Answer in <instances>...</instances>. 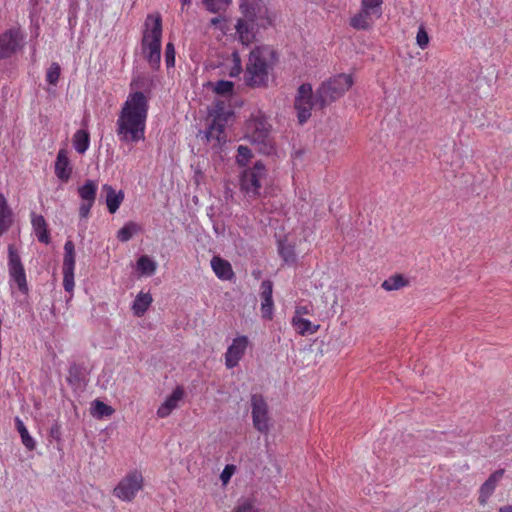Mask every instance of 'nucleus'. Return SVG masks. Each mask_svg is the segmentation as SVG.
Returning a JSON list of instances; mask_svg holds the SVG:
<instances>
[{
  "label": "nucleus",
  "instance_id": "1",
  "mask_svg": "<svg viewBox=\"0 0 512 512\" xmlns=\"http://www.w3.org/2000/svg\"><path fill=\"white\" fill-rule=\"evenodd\" d=\"M148 109L149 101L143 92L128 94L116 120V135L120 142L135 144L145 139Z\"/></svg>",
  "mask_w": 512,
  "mask_h": 512
},
{
  "label": "nucleus",
  "instance_id": "2",
  "mask_svg": "<svg viewBox=\"0 0 512 512\" xmlns=\"http://www.w3.org/2000/svg\"><path fill=\"white\" fill-rule=\"evenodd\" d=\"M239 7L244 19H239L236 31L239 40L244 45H249L255 38V26L266 28L273 22V14L267 4L268 0H239Z\"/></svg>",
  "mask_w": 512,
  "mask_h": 512
},
{
  "label": "nucleus",
  "instance_id": "3",
  "mask_svg": "<svg viewBox=\"0 0 512 512\" xmlns=\"http://www.w3.org/2000/svg\"><path fill=\"white\" fill-rule=\"evenodd\" d=\"M276 61L275 51L269 46L255 47L249 54L245 69V83L252 87L264 86L268 82L269 70Z\"/></svg>",
  "mask_w": 512,
  "mask_h": 512
},
{
  "label": "nucleus",
  "instance_id": "4",
  "mask_svg": "<svg viewBox=\"0 0 512 512\" xmlns=\"http://www.w3.org/2000/svg\"><path fill=\"white\" fill-rule=\"evenodd\" d=\"M162 40V19L160 15L149 14L144 23L141 50L153 70L160 66Z\"/></svg>",
  "mask_w": 512,
  "mask_h": 512
},
{
  "label": "nucleus",
  "instance_id": "5",
  "mask_svg": "<svg viewBox=\"0 0 512 512\" xmlns=\"http://www.w3.org/2000/svg\"><path fill=\"white\" fill-rule=\"evenodd\" d=\"M270 131L271 125L261 112L252 114L246 125V137L252 143L260 145V151L267 155L274 151Z\"/></svg>",
  "mask_w": 512,
  "mask_h": 512
},
{
  "label": "nucleus",
  "instance_id": "6",
  "mask_svg": "<svg viewBox=\"0 0 512 512\" xmlns=\"http://www.w3.org/2000/svg\"><path fill=\"white\" fill-rule=\"evenodd\" d=\"M353 83L350 74H339L323 82L317 89L319 107L323 108L341 98Z\"/></svg>",
  "mask_w": 512,
  "mask_h": 512
},
{
  "label": "nucleus",
  "instance_id": "7",
  "mask_svg": "<svg viewBox=\"0 0 512 512\" xmlns=\"http://www.w3.org/2000/svg\"><path fill=\"white\" fill-rule=\"evenodd\" d=\"M382 5V0H361L360 10L350 19V26L356 30L370 29L382 16Z\"/></svg>",
  "mask_w": 512,
  "mask_h": 512
},
{
  "label": "nucleus",
  "instance_id": "8",
  "mask_svg": "<svg viewBox=\"0 0 512 512\" xmlns=\"http://www.w3.org/2000/svg\"><path fill=\"white\" fill-rule=\"evenodd\" d=\"M8 273L10 287L12 289L16 287L21 294L27 295L29 287L25 269L20 255L13 245L8 246Z\"/></svg>",
  "mask_w": 512,
  "mask_h": 512
},
{
  "label": "nucleus",
  "instance_id": "9",
  "mask_svg": "<svg viewBox=\"0 0 512 512\" xmlns=\"http://www.w3.org/2000/svg\"><path fill=\"white\" fill-rule=\"evenodd\" d=\"M265 173V166L260 161H257L253 167L244 170L240 179L242 192L248 197L258 196Z\"/></svg>",
  "mask_w": 512,
  "mask_h": 512
},
{
  "label": "nucleus",
  "instance_id": "10",
  "mask_svg": "<svg viewBox=\"0 0 512 512\" xmlns=\"http://www.w3.org/2000/svg\"><path fill=\"white\" fill-rule=\"evenodd\" d=\"M294 106L299 123H305L310 118L312 109L315 106H319L318 96L316 95V100L313 99V91L310 84L305 83L298 88Z\"/></svg>",
  "mask_w": 512,
  "mask_h": 512
},
{
  "label": "nucleus",
  "instance_id": "11",
  "mask_svg": "<svg viewBox=\"0 0 512 512\" xmlns=\"http://www.w3.org/2000/svg\"><path fill=\"white\" fill-rule=\"evenodd\" d=\"M143 487V477L138 471L128 473L114 488V496L122 501H132Z\"/></svg>",
  "mask_w": 512,
  "mask_h": 512
},
{
  "label": "nucleus",
  "instance_id": "12",
  "mask_svg": "<svg viewBox=\"0 0 512 512\" xmlns=\"http://www.w3.org/2000/svg\"><path fill=\"white\" fill-rule=\"evenodd\" d=\"M210 116L212 117V121L208 125L206 137L208 140L216 139L220 142L224 138V129L229 118L232 116V112L225 110L224 106L218 103L211 110Z\"/></svg>",
  "mask_w": 512,
  "mask_h": 512
},
{
  "label": "nucleus",
  "instance_id": "13",
  "mask_svg": "<svg viewBox=\"0 0 512 512\" xmlns=\"http://www.w3.org/2000/svg\"><path fill=\"white\" fill-rule=\"evenodd\" d=\"M252 421L254 428L260 433L267 434L270 430L268 405L261 395L251 396Z\"/></svg>",
  "mask_w": 512,
  "mask_h": 512
},
{
  "label": "nucleus",
  "instance_id": "14",
  "mask_svg": "<svg viewBox=\"0 0 512 512\" xmlns=\"http://www.w3.org/2000/svg\"><path fill=\"white\" fill-rule=\"evenodd\" d=\"M98 184L94 180H86L85 183L78 187V195L81 199L79 205L80 220H87L90 211L95 204L97 196Z\"/></svg>",
  "mask_w": 512,
  "mask_h": 512
},
{
  "label": "nucleus",
  "instance_id": "15",
  "mask_svg": "<svg viewBox=\"0 0 512 512\" xmlns=\"http://www.w3.org/2000/svg\"><path fill=\"white\" fill-rule=\"evenodd\" d=\"M75 245L71 240H67L64 244V257H63V287L66 292L72 293L74 283V270H75Z\"/></svg>",
  "mask_w": 512,
  "mask_h": 512
},
{
  "label": "nucleus",
  "instance_id": "16",
  "mask_svg": "<svg viewBox=\"0 0 512 512\" xmlns=\"http://www.w3.org/2000/svg\"><path fill=\"white\" fill-rule=\"evenodd\" d=\"M23 34L19 28H12L0 35V58L5 59L15 54L22 46Z\"/></svg>",
  "mask_w": 512,
  "mask_h": 512
},
{
  "label": "nucleus",
  "instance_id": "17",
  "mask_svg": "<svg viewBox=\"0 0 512 512\" xmlns=\"http://www.w3.org/2000/svg\"><path fill=\"white\" fill-rule=\"evenodd\" d=\"M249 341L246 336H238L233 339L231 345L225 353V364L227 368L231 369L236 367L242 357L244 356L248 347Z\"/></svg>",
  "mask_w": 512,
  "mask_h": 512
},
{
  "label": "nucleus",
  "instance_id": "18",
  "mask_svg": "<svg viewBox=\"0 0 512 512\" xmlns=\"http://www.w3.org/2000/svg\"><path fill=\"white\" fill-rule=\"evenodd\" d=\"M185 391L183 387L177 386L171 395H169L165 401L159 406L157 410V416L159 418L168 417L176 408L179 407V403L183 400Z\"/></svg>",
  "mask_w": 512,
  "mask_h": 512
},
{
  "label": "nucleus",
  "instance_id": "19",
  "mask_svg": "<svg viewBox=\"0 0 512 512\" xmlns=\"http://www.w3.org/2000/svg\"><path fill=\"white\" fill-rule=\"evenodd\" d=\"M504 470L499 469L492 473L489 478L482 484L479 491V503L485 505L488 498L493 494L498 482L503 477Z\"/></svg>",
  "mask_w": 512,
  "mask_h": 512
},
{
  "label": "nucleus",
  "instance_id": "20",
  "mask_svg": "<svg viewBox=\"0 0 512 512\" xmlns=\"http://www.w3.org/2000/svg\"><path fill=\"white\" fill-rule=\"evenodd\" d=\"M72 167L65 149L58 151L55 161V174L64 183L68 182L71 177Z\"/></svg>",
  "mask_w": 512,
  "mask_h": 512
},
{
  "label": "nucleus",
  "instance_id": "21",
  "mask_svg": "<svg viewBox=\"0 0 512 512\" xmlns=\"http://www.w3.org/2000/svg\"><path fill=\"white\" fill-rule=\"evenodd\" d=\"M102 190L105 193V202L107 209L111 214H114L120 207L124 200L123 191H116L111 185L104 184Z\"/></svg>",
  "mask_w": 512,
  "mask_h": 512
},
{
  "label": "nucleus",
  "instance_id": "22",
  "mask_svg": "<svg viewBox=\"0 0 512 512\" xmlns=\"http://www.w3.org/2000/svg\"><path fill=\"white\" fill-rule=\"evenodd\" d=\"M31 224L38 241L44 244H48L50 242V235L44 217L32 212Z\"/></svg>",
  "mask_w": 512,
  "mask_h": 512
},
{
  "label": "nucleus",
  "instance_id": "23",
  "mask_svg": "<svg viewBox=\"0 0 512 512\" xmlns=\"http://www.w3.org/2000/svg\"><path fill=\"white\" fill-rule=\"evenodd\" d=\"M211 268L221 280H230L234 276L231 264L219 256H214L211 259Z\"/></svg>",
  "mask_w": 512,
  "mask_h": 512
},
{
  "label": "nucleus",
  "instance_id": "24",
  "mask_svg": "<svg viewBox=\"0 0 512 512\" xmlns=\"http://www.w3.org/2000/svg\"><path fill=\"white\" fill-rule=\"evenodd\" d=\"M13 223V212L8 206L7 200L3 194L0 193V235L9 230Z\"/></svg>",
  "mask_w": 512,
  "mask_h": 512
},
{
  "label": "nucleus",
  "instance_id": "25",
  "mask_svg": "<svg viewBox=\"0 0 512 512\" xmlns=\"http://www.w3.org/2000/svg\"><path fill=\"white\" fill-rule=\"evenodd\" d=\"M153 299L150 293L140 292L132 305V310L135 316L141 317L148 310L151 305Z\"/></svg>",
  "mask_w": 512,
  "mask_h": 512
},
{
  "label": "nucleus",
  "instance_id": "26",
  "mask_svg": "<svg viewBox=\"0 0 512 512\" xmlns=\"http://www.w3.org/2000/svg\"><path fill=\"white\" fill-rule=\"evenodd\" d=\"M292 325L302 336L314 334L319 329V325L313 324L308 319L299 316H294L292 318Z\"/></svg>",
  "mask_w": 512,
  "mask_h": 512
},
{
  "label": "nucleus",
  "instance_id": "27",
  "mask_svg": "<svg viewBox=\"0 0 512 512\" xmlns=\"http://www.w3.org/2000/svg\"><path fill=\"white\" fill-rule=\"evenodd\" d=\"M15 426L18 433L20 434L21 442L25 446V448L28 449L29 451L34 450L36 447V441L29 434L28 429L26 428L25 424L19 417L15 418Z\"/></svg>",
  "mask_w": 512,
  "mask_h": 512
},
{
  "label": "nucleus",
  "instance_id": "28",
  "mask_svg": "<svg viewBox=\"0 0 512 512\" xmlns=\"http://www.w3.org/2000/svg\"><path fill=\"white\" fill-rule=\"evenodd\" d=\"M73 145L79 154H84L90 146V135L87 130H77L73 136Z\"/></svg>",
  "mask_w": 512,
  "mask_h": 512
},
{
  "label": "nucleus",
  "instance_id": "29",
  "mask_svg": "<svg viewBox=\"0 0 512 512\" xmlns=\"http://www.w3.org/2000/svg\"><path fill=\"white\" fill-rule=\"evenodd\" d=\"M157 263L147 255H142L137 260V270L141 275L151 276L156 272Z\"/></svg>",
  "mask_w": 512,
  "mask_h": 512
},
{
  "label": "nucleus",
  "instance_id": "30",
  "mask_svg": "<svg viewBox=\"0 0 512 512\" xmlns=\"http://www.w3.org/2000/svg\"><path fill=\"white\" fill-rule=\"evenodd\" d=\"M182 4V10L185 9V7L190 6L191 0H180ZM206 8L213 13L219 12L220 10L224 9L227 4L229 3V0H203Z\"/></svg>",
  "mask_w": 512,
  "mask_h": 512
},
{
  "label": "nucleus",
  "instance_id": "31",
  "mask_svg": "<svg viewBox=\"0 0 512 512\" xmlns=\"http://www.w3.org/2000/svg\"><path fill=\"white\" fill-rule=\"evenodd\" d=\"M408 284L407 279H405L402 275L396 274L390 276L382 283V288L386 291H394L398 290L402 287H405Z\"/></svg>",
  "mask_w": 512,
  "mask_h": 512
},
{
  "label": "nucleus",
  "instance_id": "32",
  "mask_svg": "<svg viewBox=\"0 0 512 512\" xmlns=\"http://www.w3.org/2000/svg\"><path fill=\"white\" fill-rule=\"evenodd\" d=\"M139 230H140V226L137 223H135V222H128L117 232V238L121 242H127Z\"/></svg>",
  "mask_w": 512,
  "mask_h": 512
},
{
  "label": "nucleus",
  "instance_id": "33",
  "mask_svg": "<svg viewBox=\"0 0 512 512\" xmlns=\"http://www.w3.org/2000/svg\"><path fill=\"white\" fill-rule=\"evenodd\" d=\"M278 250H279L280 256L283 258L285 263H287V264L295 263L296 253H295V249L292 245L280 242L279 246H278Z\"/></svg>",
  "mask_w": 512,
  "mask_h": 512
},
{
  "label": "nucleus",
  "instance_id": "34",
  "mask_svg": "<svg viewBox=\"0 0 512 512\" xmlns=\"http://www.w3.org/2000/svg\"><path fill=\"white\" fill-rule=\"evenodd\" d=\"M113 413V409L102 401L95 400L92 404V414L95 417L102 418L110 416Z\"/></svg>",
  "mask_w": 512,
  "mask_h": 512
},
{
  "label": "nucleus",
  "instance_id": "35",
  "mask_svg": "<svg viewBox=\"0 0 512 512\" xmlns=\"http://www.w3.org/2000/svg\"><path fill=\"white\" fill-rule=\"evenodd\" d=\"M252 157L251 150L244 145L238 146L237 149V155H236V162L240 166H246L249 160Z\"/></svg>",
  "mask_w": 512,
  "mask_h": 512
},
{
  "label": "nucleus",
  "instance_id": "36",
  "mask_svg": "<svg viewBox=\"0 0 512 512\" xmlns=\"http://www.w3.org/2000/svg\"><path fill=\"white\" fill-rule=\"evenodd\" d=\"M273 298L272 297H261V313L265 319H271L273 315Z\"/></svg>",
  "mask_w": 512,
  "mask_h": 512
},
{
  "label": "nucleus",
  "instance_id": "37",
  "mask_svg": "<svg viewBox=\"0 0 512 512\" xmlns=\"http://www.w3.org/2000/svg\"><path fill=\"white\" fill-rule=\"evenodd\" d=\"M60 77V66L58 63H52L47 70L46 80L49 84L55 85Z\"/></svg>",
  "mask_w": 512,
  "mask_h": 512
},
{
  "label": "nucleus",
  "instance_id": "38",
  "mask_svg": "<svg viewBox=\"0 0 512 512\" xmlns=\"http://www.w3.org/2000/svg\"><path fill=\"white\" fill-rule=\"evenodd\" d=\"M234 84L230 81L220 80L215 84L214 91L217 94L227 95L232 93Z\"/></svg>",
  "mask_w": 512,
  "mask_h": 512
},
{
  "label": "nucleus",
  "instance_id": "39",
  "mask_svg": "<svg viewBox=\"0 0 512 512\" xmlns=\"http://www.w3.org/2000/svg\"><path fill=\"white\" fill-rule=\"evenodd\" d=\"M416 43L421 49L427 48L429 44V36L423 25L418 28Z\"/></svg>",
  "mask_w": 512,
  "mask_h": 512
},
{
  "label": "nucleus",
  "instance_id": "40",
  "mask_svg": "<svg viewBox=\"0 0 512 512\" xmlns=\"http://www.w3.org/2000/svg\"><path fill=\"white\" fill-rule=\"evenodd\" d=\"M165 63H166L167 68L174 67V65H175V49H174V45L171 42L167 43V45H166Z\"/></svg>",
  "mask_w": 512,
  "mask_h": 512
},
{
  "label": "nucleus",
  "instance_id": "41",
  "mask_svg": "<svg viewBox=\"0 0 512 512\" xmlns=\"http://www.w3.org/2000/svg\"><path fill=\"white\" fill-rule=\"evenodd\" d=\"M232 58H233V67H232V69L230 71V76L231 77H236L242 71L241 59H240V56H239V54L237 52H233Z\"/></svg>",
  "mask_w": 512,
  "mask_h": 512
},
{
  "label": "nucleus",
  "instance_id": "42",
  "mask_svg": "<svg viewBox=\"0 0 512 512\" xmlns=\"http://www.w3.org/2000/svg\"><path fill=\"white\" fill-rule=\"evenodd\" d=\"M234 512H258V511L252 501L245 500L237 505Z\"/></svg>",
  "mask_w": 512,
  "mask_h": 512
},
{
  "label": "nucleus",
  "instance_id": "43",
  "mask_svg": "<svg viewBox=\"0 0 512 512\" xmlns=\"http://www.w3.org/2000/svg\"><path fill=\"white\" fill-rule=\"evenodd\" d=\"M273 283L270 280H264L261 283V297H272Z\"/></svg>",
  "mask_w": 512,
  "mask_h": 512
},
{
  "label": "nucleus",
  "instance_id": "44",
  "mask_svg": "<svg viewBox=\"0 0 512 512\" xmlns=\"http://www.w3.org/2000/svg\"><path fill=\"white\" fill-rule=\"evenodd\" d=\"M232 468L230 466H226L225 469L221 473V480L223 483H227L232 475Z\"/></svg>",
  "mask_w": 512,
  "mask_h": 512
},
{
  "label": "nucleus",
  "instance_id": "45",
  "mask_svg": "<svg viewBox=\"0 0 512 512\" xmlns=\"http://www.w3.org/2000/svg\"><path fill=\"white\" fill-rule=\"evenodd\" d=\"M309 313H310V309L308 306H297L294 316L302 317V315L309 314Z\"/></svg>",
  "mask_w": 512,
  "mask_h": 512
},
{
  "label": "nucleus",
  "instance_id": "46",
  "mask_svg": "<svg viewBox=\"0 0 512 512\" xmlns=\"http://www.w3.org/2000/svg\"><path fill=\"white\" fill-rule=\"evenodd\" d=\"M498 512H512V506L511 505L503 506L499 509Z\"/></svg>",
  "mask_w": 512,
  "mask_h": 512
}]
</instances>
